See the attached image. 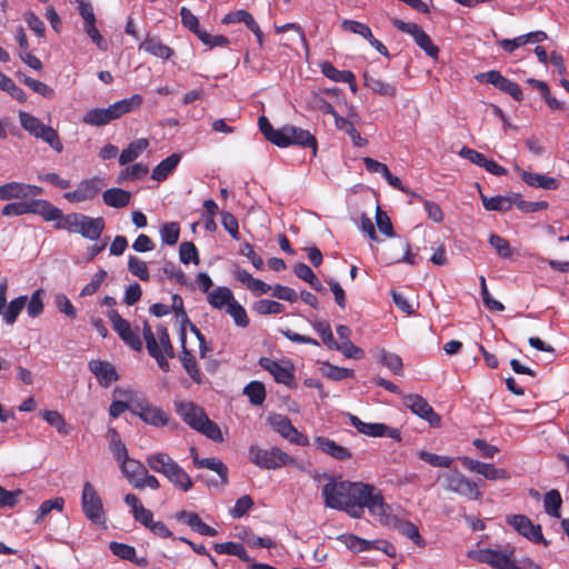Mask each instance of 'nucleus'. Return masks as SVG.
<instances>
[{
  "mask_svg": "<svg viewBox=\"0 0 569 569\" xmlns=\"http://www.w3.org/2000/svg\"><path fill=\"white\" fill-rule=\"evenodd\" d=\"M375 486L360 481L337 480L333 477L322 487L325 506L346 511L352 518H361L363 503Z\"/></svg>",
  "mask_w": 569,
  "mask_h": 569,
  "instance_id": "obj_1",
  "label": "nucleus"
},
{
  "mask_svg": "<svg viewBox=\"0 0 569 569\" xmlns=\"http://www.w3.org/2000/svg\"><path fill=\"white\" fill-rule=\"evenodd\" d=\"M176 411L192 429L216 442L223 441L219 426L209 419L201 407L191 401L176 402Z\"/></svg>",
  "mask_w": 569,
  "mask_h": 569,
  "instance_id": "obj_2",
  "label": "nucleus"
},
{
  "mask_svg": "<svg viewBox=\"0 0 569 569\" xmlns=\"http://www.w3.org/2000/svg\"><path fill=\"white\" fill-rule=\"evenodd\" d=\"M53 221L56 222V229L79 233L89 240H98L106 226L102 217L92 218L77 212L63 216L60 209L59 217Z\"/></svg>",
  "mask_w": 569,
  "mask_h": 569,
  "instance_id": "obj_3",
  "label": "nucleus"
},
{
  "mask_svg": "<svg viewBox=\"0 0 569 569\" xmlns=\"http://www.w3.org/2000/svg\"><path fill=\"white\" fill-rule=\"evenodd\" d=\"M146 461L151 470L163 475L177 489L187 492L193 487L190 476L168 453L150 455Z\"/></svg>",
  "mask_w": 569,
  "mask_h": 569,
  "instance_id": "obj_4",
  "label": "nucleus"
},
{
  "mask_svg": "<svg viewBox=\"0 0 569 569\" xmlns=\"http://www.w3.org/2000/svg\"><path fill=\"white\" fill-rule=\"evenodd\" d=\"M1 213L6 217H18L27 213L41 216L46 221L54 220L59 217V208L54 207L44 199H23L17 202H10L3 206Z\"/></svg>",
  "mask_w": 569,
  "mask_h": 569,
  "instance_id": "obj_5",
  "label": "nucleus"
},
{
  "mask_svg": "<svg viewBox=\"0 0 569 569\" xmlns=\"http://www.w3.org/2000/svg\"><path fill=\"white\" fill-rule=\"evenodd\" d=\"M20 126L32 137L41 139L48 143L54 151L62 152L63 143L56 129L40 121L39 118L26 111L18 113Z\"/></svg>",
  "mask_w": 569,
  "mask_h": 569,
  "instance_id": "obj_6",
  "label": "nucleus"
},
{
  "mask_svg": "<svg viewBox=\"0 0 569 569\" xmlns=\"http://www.w3.org/2000/svg\"><path fill=\"white\" fill-rule=\"evenodd\" d=\"M249 459L257 467L268 470L295 463V459L279 447L263 449L257 445L250 446Z\"/></svg>",
  "mask_w": 569,
  "mask_h": 569,
  "instance_id": "obj_7",
  "label": "nucleus"
},
{
  "mask_svg": "<svg viewBox=\"0 0 569 569\" xmlns=\"http://www.w3.org/2000/svg\"><path fill=\"white\" fill-rule=\"evenodd\" d=\"M81 507L84 516L94 525L106 523V512L102 499L91 482L86 481L82 487Z\"/></svg>",
  "mask_w": 569,
  "mask_h": 569,
  "instance_id": "obj_8",
  "label": "nucleus"
},
{
  "mask_svg": "<svg viewBox=\"0 0 569 569\" xmlns=\"http://www.w3.org/2000/svg\"><path fill=\"white\" fill-rule=\"evenodd\" d=\"M443 488L471 500H478L482 497L477 483L459 471H451L442 475Z\"/></svg>",
  "mask_w": 569,
  "mask_h": 569,
  "instance_id": "obj_9",
  "label": "nucleus"
},
{
  "mask_svg": "<svg viewBox=\"0 0 569 569\" xmlns=\"http://www.w3.org/2000/svg\"><path fill=\"white\" fill-rule=\"evenodd\" d=\"M291 144L300 146L303 148H311L312 154L317 153V139L310 131L305 130L302 128L287 124L281 128V133L279 139L276 141V146L280 148H286Z\"/></svg>",
  "mask_w": 569,
  "mask_h": 569,
  "instance_id": "obj_10",
  "label": "nucleus"
},
{
  "mask_svg": "<svg viewBox=\"0 0 569 569\" xmlns=\"http://www.w3.org/2000/svg\"><path fill=\"white\" fill-rule=\"evenodd\" d=\"M258 363L273 377L277 383L284 385L290 389L296 388L295 367L290 361H277L261 357Z\"/></svg>",
  "mask_w": 569,
  "mask_h": 569,
  "instance_id": "obj_11",
  "label": "nucleus"
},
{
  "mask_svg": "<svg viewBox=\"0 0 569 569\" xmlns=\"http://www.w3.org/2000/svg\"><path fill=\"white\" fill-rule=\"evenodd\" d=\"M392 23L398 30L412 36L417 46L422 49L427 56L432 59L438 58L439 48L432 42L431 38L419 24L415 22H405L399 19H395Z\"/></svg>",
  "mask_w": 569,
  "mask_h": 569,
  "instance_id": "obj_12",
  "label": "nucleus"
},
{
  "mask_svg": "<svg viewBox=\"0 0 569 569\" xmlns=\"http://www.w3.org/2000/svg\"><path fill=\"white\" fill-rule=\"evenodd\" d=\"M130 411L138 416L143 422L153 427L169 425L170 417L161 408L151 406L147 400L131 401Z\"/></svg>",
  "mask_w": 569,
  "mask_h": 569,
  "instance_id": "obj_13",
  "label": "nucleus"
},
{
  "mask_svg": "<svg viewBox=\"0 0 569 569\" xmlns=\"http://www.w3.org/2000/svg\"><path fill=\"white\" fill-rule=\"evenodd\" d=\"M363 503V509L368 508L369 512L377 517L379 522L387 527H393L399 517L392 513V508L385 502L381 492L375 487V490L370 491L369 497Z\"/></svg>",
  "mask_w": 569,
  "mask_h": 569,
  "instance_id": "obj_14",
  "label": "nucleus"
},
{
  "mask_svg": "<svg viewBox=\"0 0 569 569\" xmlns=\"http://www.w3.org/2000/svg\"><path fill=\"white\" fill-rule=\"evenodd\" d=\"M107 315L113 330L119 335L121 340L134 351H141L142 342L138 335V328H131L130 323L114 309L109 310Z\"/></svg>",
  "mask_w": 569,
  "mask_h": 569,
  "instance_id": "obj_15",
  "label": "nucleus"
},
{
  "mask_svg": "<svg viewBox=\"0 0 569 569\" xmlns=\"http://www.w3.org/2000/svg\"><path fill=\"white\" fill-rule=\"evenodd\" d=\"M7 290L8 280L7 278L0 279V316H2L7 325L12 326L20 312L23 310L27 303V296H20L9 302L7 306Z\"/></svg>",
  "mask_w": 569,
  "mask_h": 569,
  "instance_id": "obj_16",
  "label": "nucleus"
},
{
  "mask_svg": "<svg viewBox=\"0 0 569 569\" xmlns=\"http://www.w3.org/2000/svg\"><path fill=\"white\" fill-rule=\"evenodd\" d=\"M476 78L481 82L486 81L492 84L495 88L512 97L516 101H522L523 99L522 90L519 84L507 79L497 70L480 73Z\"/></svg>",
  "mask_w": 569,
  "mask_h": 569,
  "instance_id": "obj_17",
  "label": "nucleus"
},
{
  "mask_svg": "<svg viewBox=\"0 0 569 569\" xmlns=\"http://www.w3.org/2000/svg\"><path fill=\"white\" fill-rule=\"evenodd\" d=\"M507 522L530 541L548 546V541L543 539L541 526L533 525L527 516L512 515L507 518Z\"/></svg>",
  "mask_w": 569,
  "mask_h": 569,
  "instance_id": "obj_18",
  "label": "nucleus"
},
{
  "mask_svg": "<svg viewBox=\"0 0 569 569\" xmlns=\"http://www.w3.org/2000/svg\"><path fill=\"white\" fill-rule=\"evenodd\" d=\"M403 405L412 411V413L427 420L432 427H439L441 417L435 412L428 401L420 395H408L403 397Z\"/></svg>",
  "mask_w": 569,
  "mask_h": 569,
  "instance_id": "obj_19",
  "label": "nucleus"
},
{
  "mask_svg": "<svg viewBox=\"0 0 569 569\" xmlns=\"http://www.w3.org/2000/svg\"><path fill=\"white\" fill-rule=\"evenodd\" d=\"M43 193V189L36 184L22 182H9L0 186V200L28 199Z\"/></svg>",
  "mask_w": 569,
  "mask_h": 569,
  "instance_id": "obj_20",
  "label": "nucleus"
},
{
  "mask_svg": "<svg viewBox=\"0 0 569 569\" xmlns=\"http://www.w3.org/2000/svg\"><path fill=\"white\" fill-rule=\"evenodd\" d=\"M191 456H192V462L193 466L198 469L200 468H207L214 472L220 478V485L224 486L228 483V467L218 458L211 457V458H199L197 451L194 448H191ZM208 486H218V481L213 480H207Z\"/></svg>",
  "mask_w": 569,
  "mask_h": 569,
  "instance_id": "obj_21",
  "label": "nucleus"
},
{
  "mask_svg": "<svg viewBox=\"0 0 569 569\" xmlns=\"http://www.w3.org/2000/svg\"><path fill=\"white\" fill-rule=\"evenodd\" d=\"M143 97L141 94H132L129 98L119 100L107 108H102L103 114L110 123L112 120L121 118L123 114L129 113L141 107Z\"/></svg>",
  "mask_w": 569,
  "mask_h": 569,
  "instance_id": "obj_22",
  "label": "nucleus"
},
{
  "mask_svg": "<svg viewBox=\"0 0 569 569\" xmlns=\"http://www.w3.org/2000/svg\"><path fill=\"white\" fill-rule=\"evenodd\" d=\"M313 446L322 453L331 457L338 461H346L352 458V452L349 448L339 445L335 440L325 437L317 436L313 438Z\"/></svg>",
  "mask_w": 569,
  "mask_h": 569,
  "instance_id": "obj_23",
  "label": "nucleus"
},
{
  "mask_svg": "<svg viewBox=\"0 0 569 569\" xmlns=\"http://www.w3.org/2000/svg\"><path fill=\"white\" fill-rule=\"evenodd\" d=\"M468 558L489 565L493 569H506L512 561L506 553L493 549L470 550Z\"/></svg>",
  "mask_w": 569,
  "mask_h": 569,
  "instance_id": "obj_24",
  "label": "nucleus"
},
{
  "mask_svg": "<svg viewBox=\"0 0 569 569\" xmlns=\"http://www.w3.org/2000/svg\"><path fill=\"white\" fill-rule=\"evenodd\" d=\"M468 558L489 565L493 569H506L512 561L506 553L493 549L470 550Z\"/></svg>",
  "mask_w": 569,
  "mask_h": 569,
  "instance_id": "obj_25",
  "label": "nucleus"
},
{
  "mask_svg": "<svg viewBox=\"0 0 569 569\" xmlns=\"http://www.w3.org/2000/svg\"><path fill=\"white\" fill-rule=\"evenodd\" d=\"M142 333H143V338L146 340V347H147L148 353L150 355V357H152L157 361L159 368L162 371L168 372L170 370V363L167 359L168 356L158 346L157 338H156L154 333L152 332V329L149 326L148 321L143 322Z\"/></svg>",
  "mask_w": 569,
  "mask_h": 569,
  "instance_id": "obj_26",
  "label": "nucleus"
},
{
  "mask_svg": "<svg viewBox=\"0 0 569 569\" xmlns=\"http://www.w3.org/2000/svg\"><path fill=\"white\" fill-rule=\"evenodd\" d=\"M88 367L103 388H109L112 382L119 379L116 368L108 361L90 360Z\"/></svg>",
  "mask_w": 569,
  "mask_h": 569,
  "instance_id": "obj_27",
  "label": "nucleus"
},
{
  "mask_svg": "<svg viewBox=\"0 0 569 569\" xmlns=\"http://www.w3.org/2000/svg\"><path fill=\"white\" fill-rule=\"evenodd\" d=\"M100 189V179H88L81 181L77 189L73 191L66 192L64 198L69 202H82L93 199L99 193Z\"/></svg>",
  "mask_w": 569,
  "mask_h": 569,
  "instance_id": "obj_28",
  "label": "nucleus"
},
{
  "mask_svg": "<svg viewBox=\"0 0 569 569\" xmlns=\"http://www.w3.org/2000/svg\"><path fill=\"white\" fill-rule=\"evenodd\" d=\"M124 502L131 508L133 519L148 528L153 521V512L147 509L133 493L124 496Z\"/></svg>",
  "mask_w": 569,
  "mask_h": 569,
  "instance_id": "obj_29",
  "label": "nucleus"
},
{
  "mask_svg": "<svg viewBox=\"0 0 569 569\" xmlns=\"http://www.w3.org/2000/svg\"><path fill=\"white\" fill-rule=\"evenodd\" d=\"M516 170L519 172L522 181L527 183L529 187L540 188L545 190H556L559 186L558 180H556L555 178L541 173L529 172L520 169L519 167H517Z\"/></svg>",
  "mask_w": 569,
  "mask_h": 569,
  "instance_id": "obj_30",
  "label": "nucleus"
},
{
  "mask_svg": "<svg viewBox=\"0 0 569 569\" xmlns=\"http://www.w3.org/2000/svg\"><path fill=\"white\" fill-rule=\"evenodd\" d=\"M234 278L244 284L256 296L268 293L271 287L260 279L253 278L247 270L237 268L234 270Z\"/></svg>",
  "mask_w": 569,
  "mask_h": 569,
  "instance_id": "obj_31",
  "label": "nucleus"
},
{
  "mask_svg": "<svg viewBox=\"0 0 569 569\" xmlns=\"http://www.w3.org/2000/svg\"><path fill=\"white\" fill-rule=\"evenodd\" d=\"M480 199L486 210L505 212L515 204L513 193L508 196L487 197L480 192Z\"/></svg>",
  "mask_w": 569,
  "mask_h": 569,
  "instance_id": "obj_32",
  "label": "nucleus"
},
{
  "mask_svg": "<svg viewBox=\"0 0 569 569\" xmlns=\"http://www.w3.org/2000/svg\"><path fill=\"white\" fill-rule=\"evenodd\" d=\"M103 202L111 208H124L129 204L131 192L121 188H110L102 193Z\"/></svg>",
  "mask_w": 569,
  "mask_h": 569,
  "instance_id": "obj_33",
  "label": "nucleus"
},
{
  "mask_svg": "<svg viewBox=\"0 0 569 569\" xmlns=\"http://www.w3.org/2000/svg\"><path fill=\"white\" fill-rule=\"evenodd\" d=\"M180 160L181 156L179 153L170 154L152 170L151 178L158 182L166 180L177 168Z\"/></svg>",
  "mask_w": 569,
  "mask_h": 569,
  "instance_id": "obj_34",
  "label": "nucleus"
},
{
  "mask_svg": "<svg viewBox=\"0 0 569 569\" xmlns=\"http://www.w3.org/2000/svg\"><path fill=\"white\" fill-rule=\"evenodd\" d=\"M139 48L161 59H169L173 53L170 47L163 44L158 38L154 37H147L144 41L141 42Z\"/></svg>",
  "mask_w": 569,
  "mask_h": 569,
  "instance_id": "obj_35",
  "label": "nucleus"
},
{
  "mask_svg": "<svg viewBox=\"0 0 569 569\" xmlns=\"http://www.w3.org/2000/svg\"><path fill=\"white\" fill-rule=\"evenodd\" d=\"M216 552L220 555H229V556H236L240 558L244 562H249L250 565L254 562L251 557L248 555L244 546L239 542L228 541V542H221L216 543L213 546Z\"/></svg>",
  "mask_w": 569,
  "mask_h": 569,
  "instance_id": "obj_36",
  "label": "nucleus"
},
{
  "mask_svg": "<svg viewBox=\"0 0 569 569\" xmlns=\"http://www.w3.org/2000/svg\"><path fill=\"white\" fill-rule=\"evenodd\" d=\"M363 80L365 86L375 93L386 97H393L397 92V89L393 84L385 82L382 79L371 76L368 72L363 73Z\"/></svg>",
  "mask_w": 569,
  "mask_h": 569,
  "instance_id": "obj_37",
  "label": "nucleus"
},
{
  "mask_svg": "<svg viewBox=\"0 0 569 569\" xmlns=\"http://www.w3.org/2000/svg\"><path fill=\"white\" fill-rule=\"evenodd\" d=\"M207 298L209 305L214 309H222L224 306L228 308L230 302L234 300L233 293L228 287H217L208 292Z\"/></svg>",
  "mask_w": 569,
  "mask_h": 569,
  "instance_id": "obj_38",
  "label": "nucleus"
},
{
  "mask_svg": "<svg viewBox=\"0 0 569 569\" xmlns=\"http://www.w3.org/2000/svg\"><path fill=\"white\" fill-rule=\"evenodd\" d=\"M149 141L144 138L132 141L126 149L122 150L119 157V163L124 166L136 160L147 148Z\"/></svg>",
  "mask_w": 569,
  "mask_h": 569,
  "instance_id": "obj_39",
  "label": "nucleus"
},
{
  "mask_svg": "<svg viewBox=\"0 0 569 569\" xmlns=\"http://www.w3.org/2000/svg\"><path fill=\"white\" fill-rule=\"evenodd\" d=\"M179 358L188 376L192 379L193 382L200 385L202 382V376L192 352L188 350L187 347H183Z\"/></svg>",
  "mask_w": 569,
  "mask_h": 569,
  "instance_id": "obj_40",
  "label": "nucleus"
},
{
  "mask_svg": "<svg viewBox=\"0 0 569 569\" xmlns=\"http://www.w3.org/2000/svg\"><path fill=\"white\" fill-rule=\"evenodd\" d=\"M363 435L369 437H388L396 441L401 440V432L397 428L389 427L385 423H369L366 425Z\"/></svg>",
  "mask_w": 569,
  "mask_h": 569,
  "instance_id": "obj_41",
  "label": "nucleus"
},
{
  "mask_svg": "<svg viewBox=\"0 0 569 569\" xmlns=\"http://www.w3.org/2000/svg\"><path fill=\"white\" fill-rule=\"evenodd\" d=\"M392 528L397 529L401 535L412 540L417 546H425V540L420 536L419 529L413 522L398 518Z\"/></svg>",
  "mask_w": 569,
  "mask_h": 569,
  "instance_id": "obj_42",
  "label": "nucleus"
},
{
  "mask_svg": "<svg viewBox=\"0 0 569 569\" xmlns=\"http://www.w3.org/2000/svg\"><path fill=\"white\" fill-rule=\"evenodd\" d=\"M107 438L109 439V449L112 452L114 459L119 462L122 459H127L128 450L126 445L122 442L120 435L113 428L107 431Z\"/></svg>",
  "mask_w": 569,
  "mask_h": 569,
  "instance_id": "obj_43",
  "label": "nucleus"
},
{
  "mask_svg": "<svg viewBox=\"0 0 569 569\" xmlns=\"http://www.w3.org/2000/svg\"><path fill=\"white\" fill-rule=\"evenodd\" d=\"M243 395L248 397L253 406H261L266 400V387L261 381H250L243 388Z\"/></svg>",
  "mask_w": 569,
  "mask_h": 569,
  "instance_id": "obj_44",
  "label": "nucleus"
},
{
  "mask_svg": "<svg viewBox=\"0 0 569 569\" xmlns=\"http://www.w3.org/2000/svg\"><path fill=\"white\" fill-rule=\"evenodd\" d=\"M321 72L328 79L336 82H352L353 81V72L349 70H338L330 62L325 61L320 64Z\"/></svg>",
  "mask_w": 569,
  "mask_h": 569,
  "instance_id": "obj_45",
  "label": "nucleus"
},
{
  "mask_svg": "<svg viewBox=\"0 0 569 569\" xmlns=\"http://www.w3.org/2000/svg\"><path fill=\"white\" fill-rule=\"evenodd\" d=\"M561 505L562 498L558 490L551 489L545 495L543 508L549 516L559 518Z\"/></svg>",
  "mask_w": 569,
  "mask_h": 569,
  "instance_id": "obj_46",
  "label": "nucleus"
},
{
  "mask_svg": "<svg viewBox=\"0 0 569 569\" xmlns=\"http://www.w3.org/2000/svg\"><path fill=\"white\" fill-rule=\"evenodd\" d=\"M337 129L345 131L350 139L352 140V143L356 147H365L368 143V140L366 138H362L360 133L355 128L353 123L349 121L346 118H339L337 119Z\"/></svg>",
  "mask_w": 569,
  "mask_h": 569,
  "instance_id": "obj_47",
  "label": "nucleus"
},
{
  "mask_svg": "<svg viewBox=\"0 0 569 569\" xmlns=\"http://www.w3.org/2000/svg\"><path fill=\"white\" fill-rule=\"evenodd\" d=\"M379 360L380 362L386 366L388 369H390L395 375L401 376L403 373V363L401 358L393 353L389 352L385 349H381L379 351Z\"/></svg>",
  "mask_w": 569,
  "mask_h": 569,
  "instance_id": "obj_48",
  "label": "nucleus"
},
{
  "mask_svg": "<svg viewBox=\"0 0 569 569\" xmlns=\"http://www.w3.org/2000/svg\"><path fill=\"white\" fill-rule=\"evenodd\" d=\"M417 455H418L419 459L429 463L432 467L450 468L453 462V458H451V457L440 456V455L432 453V452H429L426 450H420V451H418Z\"/></svg>",
  "mask_w": 569,
  "mask_h": 569,
  "instance_id": "obj_49",
  "label": "nucleus"
},
{
  "mask_svg": "<svg viewBox=\"0 0 569 569\" xmlns=\"http://www.w3.org/2000/svg\"><path fill=\"white\" fill-rule=\"evenodd\" d=\"M63 506H64V499L61 497H57L54 499L43 501L38 509V513L34 519V522L40 523L54 509L58 511H62Z\"/></svg>",
  "mask_w": 569,
  "mask_h": 569,
  "instance_id": "obj_50",
  "label": "nucleus"
},
{
  "mask_svg": "<svg viewBox=\"0 0 569 569\" xmlns=\"http://www.w3.org/2000/svg\"><path fill=\"white\" fill-rule=\"evenodd\" d=\"M0 89L8 92L13 99L23 102L27 99L26 92L18 87L13 80L0 71Z\"/></svg>",
  "mask_w": 569,
  "mask_h": 569,
  "instance_id": "obj_51",
  "label": "nucleus"
},
{
  "mask_svg": "<svg viewBox=\"0 0 569 569\" xmlns=\"http://www.w3.org/2000/svg\"><path fill=\"white\" fill-rule=\"evenodd\" d=\"M41 416L50 426L54 427L60 435L69 433V427L62 415L58 411L44 410L41 412Z\"/></svg>",
  "mask_w": 569,
  "mask_h": 569,
  "instance_id": "obj_52",
  "label": "nucleus"
},
{
  "mask_svg": "<svg viewBox=\"0 0 569 569\" xmlns=\"http://www.w3.org/2000/svg\"><path fill=\"white\" fill-rule=\"evenodd\" d=\"M236 22H243L248 29L256 27V20L253 19L251 13L248 12L247 10H242V9L238 10V11L229 12L222 18L223 24H231V23H236Z\"/></svg>",
  "mask_w": 569,
  "mask_h": 569,
  "instance_id": "obj_53",
  "label": "nucleus"
},
{
  "mask_svg": "<svg viewBox=\"0 0 569 569\" xmlns=\"http://www.w3.org/2000/svg\"><path fill=\"white\" fill-rule=\"evenodd\" d=\"M119 462L121 471L130 482H132L136 479L134 475L146 473L144 466L140 461L129 458V456H127V459H122Z\"/></svg>",
  "mask_w": 569,
  "mask_h": 569,
  "instance_id": "obj_54",
  "label": "nucleus"
},
{
  "mask_svg": "<svg viewBox=\"0 0 569 569\" xmlns=\"http://www.w3.org/2000/svg\"><path fill=\"white\" fill-rule=\"evenodd\" d=\"M160 236L163 243L173 246L178 242L180 236V226L178 222H166L160 228Z\"/></svg>",
  "mask_w": 569,
  "mask_h": 569,
  "instance_id": "obj_55",
  "label": "nucleus"
},
{
  "mask_svg": "<svg viewBox=\"0 0 569 569\" xmlns=\"http://www.w3.org/2000/svg\"><path fill=\"white\" fill-rule=\"evenodd\" d=\"M253 310L259 315L268 316L283 312L284 307L278 301L262 299L254 303Z\"/></svg>",
  "mask_w": 569,
  "mask_h": 569,
  "instance_id": "obj_56",
  "label": "nucleus"
},
{
  "mask_svg": "<svg viewBox=\"0 0 569 569\" xmlns=\"http://www.w3.org/2000/svg\"><path fill=\"white\" fill-rule=\"evenodd\" d=\"M179 258L183 264H188L190 262L199 264L200 262L198 249L194 243L190 241H186L180 244Z\"/></svg>",
  "mask_w": 569,
  "mask_h": 569,
  "instance_id": "obj_57",
  "label": "nucleus"
},
{
  "mask_svg": "<svg viewBox=\"0 0 569 569\" xmlns=\"http://www.w3.org/2000/svg\"><path fill=\"white\" fill-rule=\"evenodd\" d=\"M515 206L525 213L537 212L548 208L547 201H526L519 193L513 192Z\"/></svg>",
  "mask_w": 569,
  "mask_h": 569,
  "instance_id": "obj_58",
  "label": "nucleus"
},
{
  "mask_svg": "<svg viewBox=\"0 0 569 569\" xmlns=\"http://www.w3.org/2000/svg\"><path fill=\"white\" fill-rule=\"evenodd\" d=\"M269 422L274 431L281 435L283 438L290 435L295 427L291 420L287 416L273 415L269 418Z\"/></svg>",
  "mask_w": 569,
  "mask_h": 569,
  "instance_id": "obj_59",
  "label": "nucleus"
},
{
  "mask_svg": "<svg viewBox=\"0 0 569 569\" xmlns=\"http://www.w3.org/2000/svg\"><path fill=\"white\" fill-rule=\"evenodd\" d=\"M227 312L232 317L238 327L246 328L249 325L246 309L236 299L230 302Z\"/></svg>",
  "mask_w": 569,
  "mask_h": 569,
  "instance_id": "obj_60",
  "label": "nucleus"
},
{
  "mask_svg": "<svg viewBox=\"0 0 569 569\" xmlns=\"http://www.w3.org/2000/svg\"><path fill=\"white\" fill-rule=\"evenodd\" d=\"M128 269L133 276L138 277L142 281H148L150 279L147 263L134 256L129 257Z\"/></svg>",
  "mask_w": 569,
  "mask_h": 569,
  "instance_id": "obj_61",
  "label": "nucleus"
},
{
  "mask_svg": "<svg viewBox=\"0 0 569 569\" xmlns=\"http://www.w3.org/2000/svg\"><path fill=\"white\" fill-rule=\"evenodd\" d=\"M313 329L320 335L323 343L329 348L333 349L338 347V342L335 340L329 322L317 321L312 325Z\"/></svg>",
  "mask_w": 569,
  "mask_h": 569,
  "instance_id": "obj_62",
  "label": "nucleus"
},
{
  "mask_svg": "<svg viewBox=\"0 0 569 569\" xmlns=\"http://www.w3.org/2000/svg\"><path fill=\"white\" fill-rule=\"evenodd\" d=\"M163 272L171 279L176 280L180 286L194 289L193 284L188 281L186 273L177 268L172 262L168 261L163 266Z\"/></svg>",
  "mask_w": 569,
  "mask_h": 569,
  "instance_id": "obj_63",
  "label": "nucleus"
},
{
  "mask_svg": "<svg viewBox=\"0 0 569 569\" xmlns=\"http://www.w3.org/2000/svg\"><path fill=\"white\" fill-rule=\"evenodd\" d=\"M111 552L123 560H136V549L132 546L112 541L109 545Z\"/></svg>",
  "mask_w": 569,
  "mask_h": 569,
  "instance_id": "obj_64",
  "label": "nucleus"
}]
</instances>
